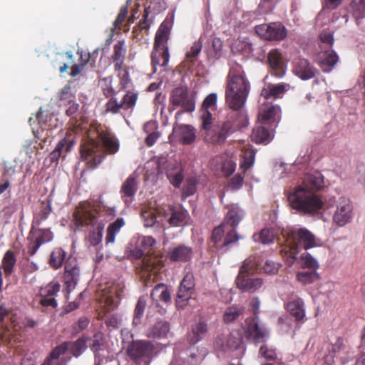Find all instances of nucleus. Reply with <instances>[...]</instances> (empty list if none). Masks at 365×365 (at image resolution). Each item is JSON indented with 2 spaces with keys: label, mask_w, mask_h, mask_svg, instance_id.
I'll use <instances>...</instances> for the list:
<instances>
[{
  "label": "nucleus",
  "mask_w": 365,
  "mask_h": 365,
  "mask_svg": "<svg viewBox=\"0 0 365 365\" xmlns=\"http://www.w3.org/2000/svg\"><path fill=\"white\" fill-rule=\"evenodd\" d=\"M59 100L61 104L67 105L75 101V96L71 92V86H64L59 93Z\"/></svg>",
  "instance_id": "nucleus-62"
},
{
  "label": "nucleus",
  "mask_w": 365,
  "mask_h": 365,
  "mask_svg": "<svg viewBox=\"0 0 365 365\" xmlns=\"http://www.w3.org/2000/svg\"><path fill=\"white\" fill-rule=\"evenodd\" d=\"M169 331V324L165 321H159L148 329L146 335L149 338L160 339L165 337Z\"/></svg>",
  "instance_id": "nucleus-35"
},
{
  "label": "nucleus",
  "mask_w": 365,
  "mask_h": 365,
  "mask_svg": "<svg viewBox=\"0 0 365 365\" xmlns=\"http://www.w3.org/2000/svg\"><path fill=\"white\" fill-rule=\"evenodd\" d=\"M353 217V205L351 200L341 197L337 201L336 210L333 215V222L339 227H344L349 223Z\"/></svg>",
  "instance_id": "nucleus-16"
},
{
  "label": "nucleus",
  "mask_w": 365,
  "mask_h": 365,
  "mask_svg": "<svg viewBox=\"0 0 365 365\" xmlns=\"http://www.w3.org/2000/svg\"><path fill=\"white\" fill-rule=\"evenodd\" d=\"M104 344V336L101 332H98L94 334L92 339V343L90 345L91 349L95 353V359L97 360L96 353L101 349Z\"/></svg>",
  "instance_id": "nucleus-58"
},
{
  "label": "nucleus",
  "mask_w": 365,
  "mask_h": 365,
  "mask_svg": "<svg viewBox=\"0 0 365 365\" xmlns=\"http://www.w3.org/2000/svg\"><path fill=\"white\" fill-rule=\"evenodd\" d=\"M97 133L101 144L88 133L87 137L82 140L80 146L81 159L86 163L89 169L96 168L103 162L106 154L113 155L119 149V143L110 131L98 129Z\"/></svg>",
  "instance_id": "nucleus-2"
},
{
  "label": "nucleus",
  "mask_w": 365,
  "mask_h": 365,
  "mask_svg": "<svg viewBox=\"0 0 365 365\" xmlns=\"http://www.w3.org/2000/svg\"><path fill=\"white\" fill-rule=\"evenodd\" d=\"M328 349L331 352V354L325 356V361L328 364H331L334 361V356L339 357L343 364L354 357V351L347 341L341 337L337 338L334 343L331 344Z\"/></svg>",
  "instance_id": "nucleus-13"
},
{
  "label": "nucleus",
  "mask_w": 365,
  "mask_h": 365,
  "mask_svg": "<svg viewBox=\"0 0 365 365\" xmlns=\"http://www.w3.org/2000/svg\"><path fill=\"white\" fill-rule=\"evenodd\" d=\"M293 73L302 80H309L315 76L317 70L308 60L298 58L293 61Z\"/></svg>",
  "instance_id": "nucleus-22"
},
{
  "label": "nucleus",
  "mask_w": 365,
  "mask_h": 365,
  "mask_svg": "<svg viewBox=\"0 0 365 365\" xmlns=\"http://www.w3.org/2000/svg\"><path fill=\"white\" fill-rule=\"evenodd\" d=\"M297 279L303 285H307L318 280L319 275L316 271H302L297 273Z\"/></svg>",
  "instance_id": "nucleus-49"
},
{
  "label": "nucleus",
  "mask_w": 365,
  "mask_h": 365,
  "mask_svg": "<svg viewBox=\"0 0 365 365\" xmlns=\"http://www.w3.org/2000/svg\"><path fill=\"white\" fill-rule=\"evenodd\" d=\"M197 183V181L195 177L187 178L182 188V196L187 197L194 195L196 192Z\"/></svg>",
  "instance_id": "nucleus-56"
},
{
  "label": "nucleus",
  "mask_w": 365,
  "mask_h": 365,
  "mask_svg": "<svg viewBox=\"0 0 365 365\" xmlns=\"http://www.w3.org/2000/svg\"><path fill=\"white\" fill-rule=\"evenodd\" d=\"M350 9L356 20L365 17V0H352Z\"/></svg>",
  "instance_id": "nucleus-46"
},
{
  "label": "nucleus",
  "mask_w": 365,
  "mask_h": 365,
  "mask_svg": "<svg viewBox=\"0 0 365 365\" xmlns=\"http://www.w3.org/2000/svg\"><path fill=\"white\" fill-rule=\"evenodd\" d=\"M80 277V269L75 258L68 257L65 262L63 282L69 293L75 288Z\"/></svg>",
  "instance_id": "nucleus-20"
},
{
  "label": "nucleus",
  "mask_w": 365,
  "mask_h": 365,
  "mask_svg": "<svg viewBox=\"0 0 365 365\" xmlns=\"http://www.w3.org/2000/svg\"><path fill=\"white\" fill-rule=\"evenodd\" d=\"M104 227L105 225L103 222H97L93 227L96 228L90 231L88 241L91 245L96 246L101 242Z\"/></svg>",
  "instance_id": "nucleus-45"
},
{
  "label": "nucleus",
  "mask_w": 365,
  "mask_h": 365,
  "mask_svg": "<svg viewBox=\"0 0 365 365\" xmlns=\"http://www.w3.org/2000/svg\"><path fill=\"white\" fill-rule=\"evenodd\" d=\"M301 260L303 267L312 269L313 271H316L319 268L318 262L309 253L302 255Z\"/></svg>",
  "instance_id": "nucleus-60"
},
{
  "label": "nucleus",
  "mask_w": 365,
  "mask_h": 365,
  "mask_svg": "<svg viewBox=\"0 0 365 365\" xmlns=\"http://www.w3.org/2000/svg\"><path fill=\"white\" fill-rule=\"evenodd\" d=\"M173 133L182 144L189 145L195 140L194 128L187 125H180L173 128Z\"/></svg>",
  "instance_id": "nucleus-31"
},
{
  "label": "nucleus",
  "mask_w": 365,
  "mask_h": 365,
  "mask_svg": "<svg viewBox=\"0 0 365 365\" xmlns=\"http://www.w3.org/2000/svg\"><path fill=\"white\" fill-rule=\"evenodd\" d=\"M299 185L316 193L324 187V177L319 172L307 174L303 179L302 184Z\"/></svg>",
  "instance_id": "nucleus-29"
},
{
  "label": "nucleus",
  "mask_w": 365,
  "mask_h": 365,
  "mask_svg": "<svg viewBox=\"0 0 365 365\" xmlns=\"http://www.w3.org/2000/svg\"><path fill=\"white\" fill-rule=\"evenodd\" d=\"M250 88L242 67L234 62L231 64L226 79L225 100L231 110L243 111Z\"/></svg>",
  "instance_id": "nucleus-3"
},
{
  "label": "nucleus",
  "mask_w": 365,
  "mask_h": 365,
  "mask_svg": "<svg viewBox=\"0 0 365 365\" xmlns=\"http://www.w3.org/2000/svg\"><path fill=\"white\" fill-rule=\"evenodd\" d=\"M68 342L71 354L76 357L79 356L87 348L86 339L84 337H81L74 342Z\"/></svg>",
  "instance_id": "nucleus-51"
},
{
  "label": "nucleus",
  "mask_w": 365,
  "mask_h": 365,
  "mask_svg": "<svg viewBox=\"0 0 365 365\" xmlns=\"http://www.w3.org/2000/svg\"><path fill=\"white\" fill-rule=\"evenodd\" d=\"M255 153L252 150H247L243 155V159L240 163V168L243 170L245 173L254 164Z\"/></svg>",
  "instance_id": "nucleus-55"
},
{
  "label": "nucleus",
  "mask_w": 365,
  "mask_h": 365,
  "mask_svg": "<svg viewBox=\"0 0 365 365\" xmlns=\"http://www.w3.org/2000/svg\"><path fill=\"white\" fill-rule=\"evenodd\" d=\"M103 312L106 313L114 310L117 307L120 300V294L115 288H110L106 291L102 297Z\"/></svg>",
  "instance_id": "nucleus-32"
},
{
  "label": "nucleus",
  "mask_w": 365,
  "mask_h": 365,
  "mask_svg": "<svg viewBox=\"0 0 365 365\" xmlns=\"http://www.w3.org/2000/svg\"><path fill=\"white\" fill-rule=\"evenodd\" d=\"M66 255V252L61 247L54 248L48 259L50 267L54 269H59L65 261Z\"/></svg>",
  "instance_id": "nucleus-41"
},
{
  "label": "nucleus",
  "mask_w": 365,
  "mask_h": 365,
  "mask_svg": "<svg viewBox=\"0 0 365 365\" xmlns=\"http://www.w3.org/2000/svg\"><path fill=\"white\" fill-rule=\"evenodd\" d=\"M125 225L124 220L118 217L116 220L110 224L107 229L106 237V243H113L115 242V235L120 232V229Z\"/></svg>",
  "instance_id": "nucleus-42"
},
{
  "label": "nucleus",
  "mask_w": 365,
  "mask_h": 365,
  "mask_svg": "<svg viewBox=\"0 0 365 365\" xmlns=\"http://www.w3.org/2000/svg\"><path fill=\"white\" fill-rule=\"evenodd\" d=\"M215 349L222 351H235L243 348V337L239 331H233L228 335H220L215 341Z\"/></svg>",
  "instance_id": "nucleus-17"
},
{
  "label": "nucleus",
  "mask_w": 365,
  "mask_h": 365,
  "mask_svg": "<svg viewBox=\"0 0 365 365\" xmlns=\"http://www.w3.org/2000/svg\"><path fill=\"white\" fill-rule=\"evenodd\" d=\"M284 308L287 312L294 318L298 324H303L305 322L306 312L304 302L297 295L292 294L289 297L287 302L284 303Z\"/></svg>",
  "instance_id": "nucleus-19"
},
{
  "label": "nucleus",
  "mask_w": 365,
  "mask_h": 365,
  "mask_svg": "<svg viewBox=\"0 0 365 365\" xmlns=\"http://www.w3.org/2000/svg\"><path fill=\"white\" fill-rule=\"evenodd\" d=\"M280 108L271 103H264L259 110V118L262 124L276 128L280 120Z\"/></svg>",
  "instance_id": "nucleus-21"
},
{
  "label": "nucleus",
  "mask_w": 365,
  "mask_h": 365,
  "mask_svg": "<svg viewBox=\"0 0 365 365\" xmlns=\"http://www.w3.org/2000/svg\"><path fill=\"white\" fill-rule=\"evenodd\" d=\"M60 291V284L57 282H51L41 289V297H55Z\"/></svg>",
  "instance_id": "nucleus-57"
},
{
  "label": "nucleus",
  "mask_w": 365,
  "mask_h": 365,
  "mask_svg": "<svg viewBox=\"0 0 365 365\" xmlns=\"http://www.w3.org/2000/svg\"><path fill=\"white\" fill-rule=\"evenodd\" d=\"M339 61V56L335 51H327L319 56V65L323 72H330Z\"/></svg>",
  "instance_id": "nucleus-33"
},
{
  "label": "nucleus",
  "mask_w": 365,
  "mask_h": 365,
  "mask_svg": "<svg viewBox=\"0 0 365 365\" xmlns=\"http://www.w3.org/2000/svg\"><path fill=\"white\" fill-rule=\"evenodd\" d=\"M244 311L245 309L242 307L234 305L228 307L223 314V320L225 323L229 324L233 322L243 314Z\"/></svg>",
  "instance_id": "nucleus-44"
},
{
  "label": "nucleus",
  "mask_w": 365,
  "mask_h": 365,
  "mask_svg": "<svg viewBox=\"0 0 365 365\" xmlns=\"http://www.w3.org/2000/svg\"><path fill=\"white\" fill-rule=\"evenodd\" d=\"M118 72V76L120 78V86L121 89L126 88L131 83V78L128 68H123L121 71H115Z\"/></svg>",
  "instance_id": "nucleus-63"
},
{
  "label": "nucleus",
  "mask_w": 365,
  "mask_h": 365,
  "mask_svg": "<svg viewBox=\"0 0 365 365\" xmlns=\"http://www.w3.org/2000/svg\"><path fill=\"white\" fill-rule=\"evenodd\" d=\"M192 247L182 245L170 249L167 257L171 262H186L192 259Z\"/></svg>",
  "instance_id": "nucleus-25"
},
{
  "label": "nucleus",
  "mask_w": 365,
  "mask_h": 365,
  "mask_svg": "<svg viewBox=\"0 0 365 365\" xmlns=\"http://www.w3.org/2000/svg\"><path fill=\"white\" fill-rule=\"evenodd\" d=\"M243 330L247 339L252 340L255 344L264 342L267 334L266 329L259 325L255 317L245 320Z\"/></svg>",
  "instance_id": "nucleus-18"
},
{
  "label": "nucleus",
  "mask_w": 365,
  "mask_h": 365,
  "mask_svg": "<svg viewBox=\"0 0 365 365\" xmlns=\"http://www.w3.org/2000/svg\"><path fill=\"white\" fill-rule=\"evenodd\" d=\"M155 353V345L148 341H133L127 349L128 355L136 364L143 361L149 362Z\"/></svg>",
  "instance_id": "nucleus-8"
},
{
  "label": "nucleus",
  "mask_w": 365,
  "mask_h": 365,
  "mask_svg": "<svg viewBox=\"0 0 365 365\" xmlns=\"http://www.w3.org/2000/svg\"><path fill=\"white\" fill-rule=\"evenodd\" d=\"M68 342H63L60 345L56 346L44 359L41 365H59L58 359L68 349Z\"/></svg>",
  "instance_id": "nucleus-36"
},
{
  "label": "nucleus",
  "mask_w": 365,
  "mask_h": 365,
  "mask_svg": "<svg viewBox=\"0 0 365 365\" xmlns=\"http://www.w3.org/2000/svg\"><path fill=\"white\" fill-rule=\"evenodd\" d=\"M322 245V240L306 228L295 229L288 233L286 245L281 252L286 258L287 264L292 265L295 262L301 247L309 250Z\"/></svg>",
  "instance_id": "nucleus-5"
},
{
  "label": "nucleus",
  "mask_w": 365,
  "mask_h": 365,
  "mask_svg": "<svg viewBox=\"0 0 365 365\" xmlns=\"http://www.w3.org/2000/svg\"><path fill=\"white\" fill-rule=\"evenodd\" d=\"M16 264L15 253L11 250H7L2 258V268L6 277H9L14 271Z\"/></svg>",
  "instance_id": "nucleus-37"
},
{
  "label": "nucleus",
  "mask_w": 365,
  "mask_h": 365,
  "mask_svg": "<svg viewBox=\"0 0 365 365\" xmlns=\"http://www.w3.org/2000/svg\"><path fill=\"white\" fill-rule=\"evenodd\" d=\"M256 270L255 262L251 258L246 259L235 280L237 287L244 292H255L259 289L263 284V280L259 277H252Z\"/></svg>",
  "instance_id": "nucleus-7"
},
{
  "label": "nucleus",
  "mask_w": 365,
  "mask_h": 365,
  "mask_svg": "<svg viewBox=\"0 0 365 365\" xmlns=\"http://www.w3.org/2000/svg\"><path fill=\"white\" fill-rule=\"evenodd\" d=\"M7 314L8 310L4 307L0 306V323L3 322ZM15 326V324L12 326L0 325V345L9 344L13 341H16Z\"/></svg>",
  "instance_id": "nucleus-24"
},
{
  "label": "nucleus",
  "mask_w": 365,
  "mask_h": 365,
  "mask_svg": "<svg viewBox=\"0 0 365 365\" xmlns=\"http://www.w3.org/2000/svg\"><path fill=\"white\" fill-rule=\"evenodd\" d=\"M266 124L256 125L251 134L252 140L256 143H269L273 138V131L275 128L270 127L267 128L265 127Z\"/></svg>",
  "instance_id": "nucleus-27"
},
{
  "label": "nucleus",
  "mask_w": 365,
  "mask_h": 365,
  "mask_svg": "<svg viewBox=\"0 0 365 365\" xmlns=\"http://www.w3.org/2000/svg\"><path fill=\"white\" fill-rule=\"evenodd\" d=\"M138 181L135 175H130L126 180L123 183L120 192L123 194V197H133L138 190Z\"/></svg>",
  "instance_id": "nucleus-38"
},
{
  "label": "nucleus",
  "mask_w": 365,
  "mask_h": 365,
  "mask_svg": "<svg viewBox=\"0 0 365 365\" xmlns=\"http://www.w3.org/2000/svg\"><path fill=\"white\" fill-rule=\"evenodd\" d=\"M193 292L191 291L178 289L177 294L176 304L178 307L183 308L191 298Z\"/></svg>",
  "instance_id": "nucleus-59"
},
{
  "label": "nucleus",
  "mask_w": 365,
  "mask_h": 365,
  "mask_svg": "<svg viewBox=\"0 0 365 365\" xmlns=\"http://www.w3.org/2000/svg\"><path fill=\"white\" fill-rule=\"evenodd\" d=\"M187 212L181 208L170 207L169 212L165 214L168 222L173 227L184 226L187 223Z\"/></svg>",
  "instance_id": "nucleus-30"
},
{
  "label": "nucleus",
  "mask_w": 365,
  "mask_h": 365,
  "mask_svg": "<svg viewBox=\"0 0 365 365\" xmlns=\"http://www.w3.org/2000/svg\"><path fill=\"white\" fill-rule=\"evenodd\" d=\"M138 98V93L134 91H128L123 96L120 102L116 98H111L106 104L107 112L113 114L118 113L120 109L131 110L134 109Z\"/></svg>",
  "instance_id": "nucleus-15"
},
{
  "label": "nucleus",
  "mask_w": 365,
  "mask_h": 365,
  "mask_svg": "<svg viewBox=\"0 0 365 365\" xmlns=\"http://www.w3.org/2000/svg\"><path fill=\"white\" fill-rule=\"evenodd\" d=\"M267 61L275 76L282 78L284 76L285 64L283 61L282 53L279 49H272L268 53Z\"/></svg>",
  "instance_id": "nucleus-23"
},
{
  "label": "nucleus",
  "mask_w": 365,
  "mask_h": 365,
  "mask_svg": "<svg viewBox=\"0 0 365 365\" xmlns=\"http://www.w3.org/2000/svg\"><path fill=\"white\" fill-rule=\"evenodd\" d=\"M217 100L215 93L209 94L202 103V114L211 113L210 111L215 110L217 108Z\"/></svg>",
  "instance_id": "nucleus-52"
},
{
  "label": "nucleus",
  "mask_w": 365,
  "mask_h": 365,
  "mask_svg": "<svg viewBox=\"0 0 365 365\" xmlns=\"http://www.w3.org/2000/svg\"><path fill=\"white\" fill-rule=\"evenodd\" d=\"M170 104L176 107H182L185 112H192L195 108V101L192 95L190 94L187 88L177 87L174 88L170 97Z\"/></svg>",
  "instance_id": "nucleus-11"
},
{
  "label": "nucleus",
  "mask_w": 365,
  "mask_h": 365,
  "mask_svg": "<svg viewBox=\"0 0 365 365\" xmlns=\"http://www.w3.org/2000/svg\"><path fill=\"white\" fill-rule=\"evenodd\" d=\"M224 225L221 224L220 225L216 227L212 233L211 240L215 243L217 247H220L223 248L222 244L224 242L225 237V230Z\"/></svg>",
  "instance_id": "nucleus-53"
},
{
  "label": "nucleus",
  "mask_w": 365,
  "mask_h": 365,
  "mask_svg": "<svg viewBox=\"0 0 365 365\" xmlns=\"http://www.w3.org/2000/svg\"><path fill=\"white\" fill-rule=\"evenodd\" d=\"M202 128L205 130L204 139L207 143L220 145L237 130L245 127L247 117L244 111L230 110L225 119L212 122V114H202Z\"/></svg>",
  "instance_id": "nucleus-1"
},
{
  "label": "nucleus",
  "mask_w": 365,
  "mask_h": 365,
  "mask_svg": "<svg viewBox=\"0 0 365 365\" xmlns=\"http://www.w3.org/2000/svg\"><path fill=\"white\" fill-rule=\"evenodd\" d=\"M127 48L124 41H118L113 46V52L111 59L114 65L115 71H121L124 66Z\"/></svg>",
  "instance_id": "nucleus-28"
},
{
  "label": "nucleus",
  "mask_w": 365,
  "mask_h": 365,
  "mask_svg": "<svg viewBox=\"0 0 365 365\" xmlns=\"http://www.w3.org/2000/svg\"><path fill=\"white\" fill-rule=\"evenodd\" d=\"M281 0H260L256 9L258 14H268L273 11Z\"/></svg>",
  "instance_id": "nucleus-47"
},
{
  "label": "nucleus",
  "mask_w": 365,
  "mask_h": 365,
  "mask_svg": "<svg viewBox=\"0 0 365 365\" xmlns=\"http://www.w3.org/2000/svg\"><path fill=\"white\" fill-rule=\"evenodd\" d=\"M142 262L143 269L148 272H156L163 266L161 258L158 256H145Z\"/></svg>",
  "instance_id": "nucleus-39"
},
{
  "label": "nucleus",
  "mask_w": 365,
  "mask_h": 365,
  "mask_svg": "<svg viewBox=\"0 0 365 365\" xmlns=\"http://www.w3.org/2000/svg\"><path fill=\"white\" fill-rule=\"evenodd\" d=\"M165 174L170 182L175 187L180 186L184 179V169L180 163H169L166 167Z\"/></svg>",
  "instance_id": "nucleus-26"
},
{
  "label": "nucleus",
  "mask_w": 365,
  "mask_h": 365,
  "mask_svg": "<svg viewBox=\"0 0 365 365\" xmlns=\"http://www.w3.org/2000/svg\"><path fill=\"white\" fill-rule=\"evenodd\" d=\"M146 307V299L144 297H140L135 305L133 314V324L135 326L141 322V319L143 317L144 311Z\"/></svg>",
  "instance_id": "nucleus-48"
},
{
  "label": "nucleus",
  "mask_w": 365,
  "mask_h": 365,
  "mask_svg": "<svg viewBox=\"0 0 365 365\" xmlns=\"http://www.w3.org/2000/svg\"><path fill=\"white\" fill-rule=\"evenodd\" d=\"M242 218V217L240 214V211L237 207H232L227 212L222 224L224 225L225 227L226 225H230L232 229L227 232L222 247H229L231 244L235 243L240 240V237L237 233L235 228L241 221Z\"/></svg>",
  "instance_id": "nucleus-14"
},
{
  "label": "nucleus",
  "mask_w": 365,
  "mask_h": 365,
  "mask_svg": "<svg viewBox=\"0 0 365 365\" xmlns=\"http://www.w3.org/2000/svg\"><path fill=\"white\" fill-rule=\"evenodd\" d=\"M255 31L261 38L269 41H281L287 36V29L279 21L257 25Z\"/></svg>",
  "instance_id": "nucleus-9"
},
{
  "label": "nucleus",
  "mask_w": 365,
  "mask_h": 365,
  "mask_svg": "<svg viewBox=\"0 0 365 365\" xmlns=\"http://www.w3.org/2000/svg\"><path fill=\"white\" fill-rule=\"evenodd\" d=\"M170 34V26L164 21L159 26L155 36L154 50L161 51L162 65L167 66L169 61L168 41Z\"/></svg>",
  "instance_id": "nucleus-10"
},
{
  "label": "nucleus",
  "mask_w": 365,
  "mask_h": 365,
  "mask_svg": "<svg viewBox=\"0 0 365 365\" xmlns=\"http://www.w3.org/2000/svg\"><path fill=\"white\" fill-rule=\"evenodd\" d=\"M255 241H259L263 244H269L274 240V235L269 229H263L259 235H254Z\"/></svg>",
  "instance_id": "nucleus-61"
},
{
  "label": "nucleus",
  "mask_w": 365,
  "mask_h": 365,
  "mask_svg": "<svg viewBox=\"0 0 365 365\" xmlns=\"http://www.w3.org/2000/svg\"><path fill=\"white\" fill-rule=\"evenodd\" d=\"M151 297H158L160 300L168 302L171 299L170 294L164 284H157L151 292Z\"/></svg>",
  "instance_id": "nucleus-50"
},
{
  "label": "nucleus",
  "mask_w": 365,
  "mask_h": 365,
  "mask_svg": "<svg viewBox=\"0 0 365 365\" xmlns=\"http://www.w3.org/2000/svg\"><path fill=\"white\" fill-rule=\"evenodd\" d=\"M116 215L115 207H109L103 204L101 197L93 202L83 201L76 207L73 213V221L77 227H94L100 217L106 220H112Z\"/></svg>",
  "instance_id": "nucleus-4"
},
{
  "label": "nucleus",
  "mask_w": 365,
  "mask_h": 365,
  "mask_svg": "<svg viewBox=\"0 0 365 365\" xmlns=\"http://www.w3.org/2000/svg\"><path fill=\"white\" fill-rule=\"evenodd\" d=\"M36 227L32 225L28 237L29 240L28 252L31 256L36 253L43 244L51 242L53 237V233L49 229H38Z\"/></svg>",
  "instance_id": "nucleus-12"
},
{
  "label": "nucleus",
  "mask_w": 365,
  "mask_h": 365,
  "mask_svg": "<svg viewBox=\"0 0 365 365\" xmlns=\"http://www.w3.org/2000/svg\"><path fill=\"white\" fill-rule=\"evenodd\" d=\"M289 87V84L284 83L276 85L269 84L262 88L261 96L266 100L270 98H277L288 91Z\"/></svg>",
  "instance_id": "nucleus-34"
},
{
  "label": "nucleus",
  "mask_w": 365,
  "mask_h": 365,
  "mask_svg": "<svg viewBox=\"0 0 365 365\" xmlns=\"http://www.w3.org/2000/svg\"><path fill=\"white\" fill-rule=\"evenodd\" d=\"M291 207L304 215H314L321 210L324 202L318 195L298 185L288 195Z\"/></svg>",
  "instance_id": "nucleus-6"
},
{
  "label": "nucleus",
  "mask_w": 365,
  "mask_h": 365,
  "mask_svg": "<svg viewBox=\"0 0 365 365\" xmlns=\"http://www.w3.org/2000/svg\"><path fill=\"white\" fill-rule=\"evenodd\" d=\"M259 355L264 357L267 360H278L277 353L275 348L264 344L259 349Z\"/></svg>",
  "instance_id": "nucleus-54"
},
{
  "label": "nucleus",
  "mask_w": 365,
  "mask_h": 365,
  "mask_svg": "<svg viewBox=\"0 0 365 365\" xmlns=\"http://www.w3.org/2000/svg\"><path fill=\"white\" fill-rule=\"evenodd\" d=\"M207 332V326L205 322H199L192 327L188 340L191 344H196L202 340Z\"/></svg>",
  "instance_id": "nucleus-40"
},
{
  "label": "nucleus",
  "mask_w": 365,
  "mask_h": 365,
  "mask_svg": "<svg viewBox=\"0 0 365 365\" xmlns=\"http://www.w3.org/2000/svg\"><path fill=\"white\" fill-rule=\"evenodd\" d=\"M89 324V320L87 317H81L79 319L72 325V334H77L86 329Z\"/></svg>",
  "instance_id": "nucleus-64"
},
{
  "label": "nucleus",
  "mask_w": 365,
  "mask_h": 365,
  "mask_svg": "<svg viewBox=\"0 0 365 365\" xmlns=\"http://www.w3.org/2000/svg\"><path fill=\"white\" fill-rule=\"evenodd\" d=\"M51 212L49 201H42L39 211L35 215L32 225L38 227L43 221L46 220Z\"/></svg>",
  "instance_id": "nucleus-43"
}]
</instances>
